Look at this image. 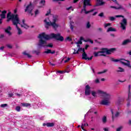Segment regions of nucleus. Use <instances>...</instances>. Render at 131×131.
I'll return each mask as SVG.
<instances>
[{
  "label": "nucleus",
  "mask_w": 131,
  "mask_h": 131,
  "mask_svg": "<svg viewBox=\"0 0 131 131\" xmlns=\"http://www.w3.org/2000/svg\"><path fill=\"white\" fill-rule=\"evenodd\" d=\"M51 14V9H49V11H47V13L46 14V16H49Z\"/></svg>",
  "instance_id": "nucleus-37"
},
{
  "label": "nucleus",
  "mask_w": 131,
  "mask_h": 131,
  "mask_svg": "<svg viewBox=\"0 0 131 131\" xmlns=\"http://www.w3.org/2000/svg\"><path fill=\"white\" fill-rule=\"evenodd\" d=\"M15 110L16 111H17V112H20V110H21V107H20L19 106H17L15 107Z\"/></svg>",
  "instance_id": "nucleus-27"
},
{
  "label": "nucleus",
  "mask_w": 131,
  "mask_h": 131,
  "mask_svg": "<svg viewBox=\"0 0 131 131\" xmlns=\"http://www.w3.org/2000/svg\"><path fill=\"white\" fill-rule=\"evenodd\" d=\"M97 94L99 95V93H98V91L95 92V91H92V95L94 98H97Z\"/></svg>",
  "instance_id": "nucleus-21"
},
{
  "label": "nucleus",
  "mask_w": 131,
  "mask_h": 131,
  "mask_svg": "<svg viewBox=\"0 0 131 131\" xmlns=\"http://www.w3.org/2000/svg\"><path fill=\"white\" fill-rule=\"evenodd\" d=\"M54 125H55V123H47L43 124V126H47L48 127H52V126H54Z\"/></svg>",
  "instance_id": "nucleus-14"
},
{
  "label": "nucleus",
  "mask_w": 131,
  "mask_h": 131,
  "mask_svg": "<svg viewBox=\"0 0 131 131\" xmlns=\"http://www.w3.org/2000/svg\"><path fill=\"white\" fill-rule=\"evenodd\" d=\"M34 53H35V54H36V55H39V53L40 52H39V51L35 50L34 51Z\"/></svg>",
  "instance_id": "nucleus-38"
},
{
  "label": "nucleus",
  "mask_w": 131,
  "mask_h": 131,
  "mask_svg": "<svg viewBox=\"0 0 131 131\" xmlns=\"http://www.w3.org/2000/svg\"><path fill=\"white\" fill-rule=\"evenodd\" d=\"M111 60L113 62H115L116 63L117 62H120L121 63V60H124V59H115L114 58H112L111 59Z\"/></svg>",
  "instance_id": "nucleus-20"
},
{
  "label": "nucleus",
  "mask_w": 131,
  "mask_h": 131,
  "mask_svg": "<svg viewBox=\"0 0 131 131\" xmlns=\"http://www.w3.org/2000/svg\"><path fill=\"white\" fill-rule=\"evenodd\" d=\"M57 21H58L57 15L53 16L52 23L50 20V18H47L44 20L45 26L47 29L49 28L50 26H52L56 30L59 27V24L56 23Z\"/></svg>",
  "instance_id": "nucleus-4"
},
{
  "label": "nucleus",
  "mask_w": 131,
  "mask_h": 131,
  "mask_svg": "<svg viewBox=\"0 0 131 131\" xmlns=\"http://www.w3.org/2000/svg\"><path fill=\"white\" fill-rule=\"evenodd\" d=\"M71 8H72V7H70L69 8H67V10L68 11V10H70V9H71Z\"/></svg>",
  "instance_id": "nucleus-63"
},
{
  "label": "nucleus",
  "mask_w": 131,
  "mask_h": 131,
  "mask_svg": "<svg viewBox=\"0 0 131 131\" xmlns=\"http://www.w3.org/2000/svg\"><path fill=\"white\" fill-rule=\"evenodd\" d=\"M98 16H99V17H103L104 16V13H103V12L100 13L98 15Z\"/></svg>",
  "instance_id": "nucleus-42"
},
{
  "label": "nucleus",
  "mask_w": 131,
  "mask_h": 131,
  "mask_svg": "<svg viewBox=\"0 0 131 131\" xmlns=\"http://www.w3.org/2000/svg\"><path fill=\"white\" fill-rule=\"evenodd\" d=\"M124 18V16H122V15H116V18Z\"/></svg>",
  "instance_id": "nucleus-43"
},
{
  "label": "nucleus",
  "mask_w": 131,
  "mask_h": 131,
  "mask_svg": "<svg viewBox=\"0 0 131 131\" xmlns=\"http://www.w3.org/2000/svg\"><path fill=\"white\" fill-rule=\"evenodd\" d=\"M87 28H90L91 27V24H90V22H88L86 25Z\"/></svg>",
  "instance_id": "nucleus-44"
},
{
  "label": "nucleus",
  "mask_w": 131,
  "mask_h": 131,
  "mask_svg": "<svg viewBox=\"0 0 131 131\" xmlns=\"http://www.w3.org/2000/svg\"><path fill=\"white\" fill-rule=\"evenodd\" d=\"M7 22H9L10 20H12V23L13 25L16 26V28L18 31V34L20 35V34H22L23 32L21 30V29L18 27V24L21 26V27H24L26 29L28 28V26L25 24V20L23 19L22 23H20V20H19V17H18V15H11V13L9 12L7 14Z\"/></svg>",
  "instance_id": "nucleus-2"
},
{
  "label": "nucleus",
  "mask_w": 131,
  "mask_h": 131,
  "mask_svg": "<svg viewBox=\"0 0 131 131\" xmlns=\"http://www.w3.org/2000/svg\"><path fill=\"white\" fill-rule=\"evenodd\" d=\"M24 55H25V56H27V57L28 58H31V55H30L29 54L27 53V52H24L23 53Z\"/></svg>",
  "instance_id": "nucleus-26"
},
{
  "label": "nucleus",
  "mask_w": 131,
  "mask_h": 131,
  "mask_svg": "<svg viewBox=\"0 0 131 131\" xmlns=\"http://www.w3.org/2000/svg\"><path fill=\"white\" fill-rule=\"evenodd\" d=\"M69 61H70V58H68L67 60L64 61V63H67V62H69Z\"/></svg>",
  "instance_id": "nucleus-47"
},
{
  "label": "nucleus",
  "mask_w": 131,
  "mask_h": 131,
  "mask_svg": "<svg viewBox=\"0 0 131 131\" xmlns=\"http://www.w3.org/2000/svg\"><path fill=\"white\" fill-rule=\"evenodd\" d=\"M90 2H91V0H82V3H83V9H82L81 13H84L85 14H87L89 13H91V12H94L95 11V9H92L90 11H86V9H85V8L86 6H91V4H90Z\"/></svg>",
  "instance_id": "nucleus-6"
},
{
  "label": "nucleus",
  "mask_w": 131,
  "mask_h": 131,
  "mask_svg": "<svg viewBox=\"0 0 131 131\" xmlns=\"http://www.w3.org/2000/svg\"><path fill=\"white\" fill-rule=\"evenodd\" d=\"M74 55H75L76 54H78V51H77V52H75V50L74 51V52H73V53Z\"/></svg>",
  "instance_id": "nucleus-57"
},
{
  "label": "nucleus",
  "mask_w": 131,
  "mask_h": 131,
  "mask_svg": "<svg viewBox=\"0 0 131 131\" xmlns=\"http://www.w3.org/2000/svg\"><path fill=\"white\" fill-rule=\"evenodd\" d=\"M121 61L123 65H125L126 66H127V67H128L129 68H131L130 63H129V61H128V60L125 59H121Z\"/></svg>",
  "instance_id": "nucleus-10"
},
{
  "label": "nucleus",
  "mask_w": 131,
  "mask_h": 131,
  "mask_svg": "<svg viewBox=\"0 0 131 131\" xmlns=\"http://www.w3.org/2000/svg\"><path fill=\"white\" fill-rule=\"evenodd\" d=\"M115 48H112L109 50L107 49H103L101 51L99 52H94V57H98V56H106V55H110L111 53H113L115 51Z\"/></svg>",
  "instance_id": "nucleus-5"
},
{
  "label": "nucleus",
  "mask_w": 131,
  "mask_h": 131,
  "mask_svg": "<svg viewBox=\"0 0 131 131\" xmlns=\"http://www.w3.org/2000/svg\"><path fill=\"white\" fill-rule=\"evenodd\" d=\"M121 27L123 30L126 29V25H127V20L126 18H123L120 23Z\"/></svg>",
  "instance_id": "nucleus-7"
},
{
  "label": "nucleus",
  "mask_w": 131,
  "mask_h": 131,
  "mask_svg": "<svg viewBox=\"0 0 131 131\" xmlns=\"http://www.w3.org/2000/svg\"><path fill=\"white\" fill-rule=\"evenodd\" d=\"M32 10H33V6L32 4L30 3L26 7L25 12H28V13H29V14H31V16H32V15H33V14L32 13Z\"/></svg>",
  "instance_id": "nucleus-8"
},
{
  "label": "nucleus",
  "mask_w": 131,
  "mask_h": 131,
  "mask_svg": "<svg viewBox=\"0 0 131 131\" xmlns=\"http://www.w3.org/2000/svg\"><path fill=\"white\" fill-rule=\"evenodd\" d=\"M128 42H130V41L129 39H127V40H124V41L122 43V45L123 46L127 45V43H128Z\"/></svg>",
  "instance_id": "nucleus-23"
},
{
  "label": "nucleus",
  "mask_w": 131,
  "mask_h": 131,
  "mask_svg": "<svg viewBox=\"0 0 131 131\" xmlns=\"http://www.w3.org/2000/svg\"><path fill=\"white\" fill-rule=\"evenodd\" d=\"M97 14H98L97 12H95L93 14V16H96V15H97Z\"/></svg>",
  "instance_id": "nucleus-55"
},
{
  "label": "nucleus",
  "mask_w": 131,
  "mask_h": 131,
  "mask_svg": "<svg viewBox=\"0 0 131 131\" xmlns=\"http://www.w3.org/2000/svg\"><path fill=\"white\" fill-rule=\"evenodd\" d=\"M22 106H23V107H29V106H30V103H21Z\"/></svg>",
  "instance_id": "nucleus-24"
},
{
  "label": "nucleus",
  "mask_w": 131,
  "mask_h": 131,
  "mask_svg": "<svg viewBox=\"0 0 131 131\" xmlns=\"http://www.w3.org/2000/svg\"><path fill=\"white\" fill-rule=\"evenodd\" d=\"M107 70H104V71L100 72H98V74H102L103 73H105V72H107Z\"/></svg>",
  "instance_id": "nucleus-33"
},
{
  "label": "nucleus",
  "mask_w": 131,
  "mask_h": 131,
  "mask_svg": "<svg viewBox=\"0 0 131 131\" xmlns=\"http://www.w3.org/2000/svg\"><path fill=\"white\" fill-rule=\"evenodd\" d=\"M97 2V6H103L105 4L102 0H96Z\"/></svg>",
  "instance_id": "nucleus-18"
},
{
  "label": "nucleus",
  "mask_w": 131,
  "mask_h": 131,
  "mask_svg": "<svg viewBox=\"0 0 131 131\" xmlns=\"http://www.w3.org/2000/svg\"><path fill=\"white\" fill-rule=\"evenodd\" d=\"M78 1V0H74L73 3L75 4V3H77Z\"/></svg>",
  "instance_id": "nucleus-64"
},
{
  "label": "nucleus",
  "mask_w": 131,
  "mask_h": 131,
  "mask_svg": "<svg viewBox=\"0 0 131 131\" xmlns=\"http://www.w3.org/2000/svg\"><path fill=\"white\" fill-rule=\"evenodd\" d=\"M117 71V72H123V71H124V70L121 67H119L118 70Z\"/></svg>",
  "instance_id": "nucleus-25"
},
{
  "label": "nucleus",
  "mask_w": 131,
  "mask_h": 131,
  "mask_svg": "<svg viewBox=\"0 0 131 131\" xmlns=\"http://www.w3.org/2000/svg\"><path fill=\"white\" fill-rule=\"evenodd\" d=\"M39 13V11H38V10H36L35 11V15L36 16V15H38V14Z\"/></svg>",
  "instance_id": "nucleus-40"
},
{
  "label": "nucleus",
  "mask_w": 131,
  "mask_h": 131,
  "mask_svg": "<svg viewBox=\"0 0 131 131\" xmlns=\"http://www.w3.org/2000/svg\"><path fill=\"white\" fill-rule=\"evenodd\" d=\"M4 49H5V47H2L0 48V50H1V51H3L4 50Z\"/></svg>",
  "instance_id": "nucleus-60"
},
{
  "label": "nucleus",
  "mask_w": 131,
  "mask_h": 131,
  "mask_svg": "<svg viewBox=\"0 0 131 131\" xmlns=\"http://www.w3.org/2000/svg\"><path fill=\"white\" fill-rule=\"evenodd\" d=\"M70 28H71L72 31H73V26H72V24H71V23L70 24Z\"/></svg>",
  "instance_id": "nucleus-46"
},
{
  "label": "nucleus",
  "mask_w": 131,
  "mask_h": 131,
  "mask_svg": "<svg viewBox=\"0 0 131 131\" xmlns=\"http://www.w3.org/2000/svg\"><path fill=\"white\" fill-rule=\"evenodd\" d=\"M81 40H83L85 42H88V41H89V40H85L83 37H80V40L76 42V45H81L82 43V41H81Z\"/></svg>",
  "instance_id": "nucleus-11"
},
{
  "label": "nucleus",
  "mask_w": 131,
  "mask_h": 131,
  "mask_svg": "<svg viewBox=\"0 0 131 131\" xmlns=\"http://www.w3.org/2000/svg\"><path fill=\"white\" fill-rule=\"evenodd\" d=\"M85 40H89L88 41H90L91 43H94V42L93 40H90V39H85Z\"/></svg>",
  "instance_id": "nucleus-53"
},
{
  "label": "nucleus",
  "mask_w": 131,
  "mask_h": 131,
  "mask_svg": "<svg viewBox=\"0 0 131 131\" xmlns=\"http://www.w3.org/2000/svg\"><path fill=\"white\" fill-rule=\"evenodd\" d=\"M9 97H10V98L13 97V96H14V94H13V93H10L8 94Z\"/></svg>",
  "instance_id": "nucleus-50"
},
{
  "label": "nucleus",
  "mask_w": 131,
  "mask_h": 131,
  "mask_svg": "<svg viewBox=\"0 0 131 131\" xmlns=\"http://www.w3.org/2000/svg\"><path fill=\"white\" fill-rule=\"evenodd\" d=\"M97 93L99 95L103 97V99L100 102V105H105L106 106L110 105V100L111 99L110 94L102 90H98Z\"/></svg>",
  "instance_id": "nucleus-3"
},
{
  "label": "nucleus",
  "mask_w": 131,
  "mask_h": 131,
  "mask_svg": "<svg viewBox=\"0 0 131 131\" xmlns=\"http://www.w3.org/2000/svg\"><path fill=\"white\" fill-rule=\"evenodd\" d=\"M102 121L104 123H106L107 121V118L106 117V116H104L102 118Z\"/></svg>",
  "instance_id": "nucleus-28"
},
{
  "label": "nucleus",
  "mask_w": 131,
  "mask_h": 131,
  "mask_svg": "<svg viewBox=\"0 0 131 131\" xmlns=\"http://www.w3.org/2000/svg\"><path fill=\"white\" fill-rule=\"evenodd\" d=\"M114 3H115L119 7H115V6H111V8L112 9H116L117 10H118L119 9L121 8V6L120 5H118V3H117V1L116 0H112Z\"/></svg>",
  "instance_id": "nucleus-13"
},
{
  "label": "nucleus",
  "mask_w": 131,
  "mask_h": 131,
  "mask_svg": "<svg viewBox=\"0 0 131 131\" xmlns=\"http://www.w3.org/2000/svg\"><path fill=\"white\" fill-rule=\"evenodd\" d=\"M109 20H110V21H114V20H115V17H113V16H110L108 17Z\"/></svg>",
  "instance_id": "nucleus-29"
},
{
  "label": "nucleus",
  "mask_w": 131,
  "mask_h": 131,
  "mask_svg": "<svg viewBox=\"0 0 131 131\" xmlns=\"http://www.w3.org/2000/svg\"><path fill=\"white\" fill-rule=\"evenodd\" d=\"M111 112H112V118H114V117H118V116H119V113L118 112H116V114H115L114 116V113H115V110H111Z\"/></svg>",
  "instance_id": "nucleus-12"
},
{
  "label": "nucleus",
  "mask_w": 131,
  "mask_h": 131,
  "mask_svg": "<svg viewBox=\"0 0 131 131\" xmlns=\"http://www.w3.org/2000/svg\"><path fill=\"white\" fill-rule=\"evenodd\" d=\"M93 59V56H92L90 58L88 57L87 60H92Z\"/></svg>",
  "instance_id": "nucleus-58"
},
{
  "label": "nucleus",
  "mask_w": 131,
  "mask_h": 131,
  "mask_svg": "<svg viewBox=\"0 0 131 131\" xmlns=\"http://www.w3.org/2000/svg\"><path fill=\"white\" fill-rule=\"evenodd\" d=\"M11 29H12L11 27H8L6 29H5V32H6V33H8V34H9V35H11V34H12V33L10 31L11 30Z\"/></svg>",
  "instance_id": "nucleus-16"
},
{
  "label": "nucleus",
  "mask_w": 131,
  "mask_h": 131,
  "mask_svg": "<svg viewBox=\"0 0 131 131\" xmlns=\"http://www.w3.org/2000/svg\"><path fill=\"white\" fill-rule=\"evenodd\" d=\"M96 83H99L100 82V80L98 79L95 80Z\"/></svg>",
  "instance_id": "nucleus-51"
},
{
  "label": "nucleus",
  "mask_w": 131,
  "mask_h": 131,
  "mask_svg": "<svg viewBox=\"0 0 131 131\" xmlns=\"http://www.w3.org/2000/svg\"><path fill=\"white\" fill-rule=\"evenodd\" d=\"M129 92L128 94V101H130L131 93H130V85H128Z\"/></svg>",
  "instance_id": "nucleus-19"
},
{
  "label": "nucleus",
  "mask_w": 131,
  "mask_h": 131,
  "mask_svg": "<svg viewBox=\"0 0 131 131\" xmlns=\"http://www.w3.org/2000/svg\"><path fill=\"white\" fill-rule=\"evenodd\" d=\"M70 71H71V70H70V67H68L65 72H67V73H69Z\"/></svg>",
  "instance_id": "nucleus-30"
},
{
  "label": "nucleus",
  "mask_w": 131,
  "mask_h": 131,
  "mask_svg": "<svg viewBox=\"0 0 131 131\" xmlns=\"http://www.w3.org/2000/svg\"><path fill=\"white\" fill-rule=\"evenodd\" d=\"M81 51H82V48H78V52H81Z\"/></svg>",
  "instance_id": "nucleus-54"
},
{
  "label": "nucleus",
  "mask_w": 131,
  "mask_h": 131,
  "mask_svg": "<svg viewBox=\"0 0 131 131\" xmlns=\"http://www.w3.org/2000/svg\"><path fill=\"white\" fill-rule=\"evenodd\" d=\"M38 37L39 38L38 46L43 48H53V44L52 43L47 45V41H46L49 40V39H51V38H55L56 40H60V41H63V40H64V38L63 36H61L59 33H52L50 35H47L45 33H42L39 34ZM42 38H44L46 40H42Z\"/></svg>",
  "instance_id": "nucleus-1"
},
{
  "label": "nucleus",
  "mask_w": 131,
  "mask_h": 131,
  "mask_svg": "<svg viewBox=\"0 0 131 131\" xmlns=\"http://www.w3.org/2000/svg\"><path fill=\"white\" fill-rule=\"evenodd\" d=\"M103 130H104V131H109V130L108 129V128H103Z\"/></svg>",
  "instance_id": "nucleus-56"
},
{
  "label": "nucleus",
  "mask_w": 131,
  "mask_h": 131,
  "mask_svg": "<svg viewBox=\"0 0 131 131\" xmlns=\"http://www.w3.org/2000/svg\"><path fill=\"white\" fill-rule=\"evenodd\" d=\"M83 123V126L84 127H85L86 126H88L89 124H88V123Z\"/></svg>",
  "instance_id": "nucleus-41"
},
{
  "label": "nucleus",
  "mask_w": 131,
  "mask_h": 131,
  "mask_svg": "<svg viewBox=\"0 0 131 131\" xmlns=\"http://www.w3.org/2000/svg\"><path fill=\"white\" fill-rule=\"evenodd\" d=\"M6 14H7V11L6 10L2 11V14L0 15L1 19H5L6 18Z\"/></svg>",
  "instance_id": "nucleus-15"
},
{
  "label": "nucleus",
  "mask_w": 131,
  "mask_h": 131,
  "mask_svg": "<svg viewBox=\"0 0 131 131\" xmlns=\"http://www.w3.org/2000/svg\"><path fill=\"white\" fill-rule=\"evenodd\" d=\"M85 96H90L91 95V87L87 85L85 87Z\"/></svg>",
  "instance_id": "nucleus-9"
},
{
  "label": "nucleus",
  "mask_w": 131,
  "mask_h": 131,
  "mask_svg": "<svg viewBox=\"0 0 131 131\" xmlns=\"http://www.w3.org/2000/svg\"><path fill=\"white\" fill-rule=\"evenodd\" d=\"M46 3V1L45 0H41L40 2V4L41 5H42V6H45V3Z\"/></svg>",
  "instance_id": "nucleus-34"
},
{
  "label": "nucleus",
  "mask_w": 131,
  "mask_h": 131,
  "mask_svg": "<svg viewBox=\"0 0 131 131\" xmlns=\"http://www.w3.org/2000/svg\"><path fill=\"white\" fill-rule=\"evenodd\" d=\"M81 128H82V129H83V130L86 131V130H85V129H84V127L83 126V123H82V125H81Z\"/></svg>",
  "instance_id": "nucleus-48"
},
{
  "label": "nucleus",
  "mask_w": 131,
  "mask_h": 131,
  "mask_svg": "<svg viewBox=\"0 0 131 131\" xmlns=\"http://www.w3.org/2000/svg\"><path fill=\"white\" fill-rule=\"evenodd\" d=\"M88 58H89L88 57V54L85 53H83L82 54V59L83 60H88Z\"/></svg>",
  "instance_id": "nucleus-17"
},
{
  "label": "nucleus",
  "mask_w": 131,
  "mask_h": 131,
  "mask_svg": "<svg viewBox=\"0 0 131 131\" xmlns=\"http://www.w3.org/2000/svg\"><path fill=\"white\" fill-rule=\"evenodd\" d=\"M58 73H60V74H63V73H65V72L63 71H58L57 72V74H58Z\"/></svg>",
  "instance_id": "nucleus-35"
},
{
  "label": "nucleus",
  "mask_w": 131,
  "mask_h": 131,
  "mask_svg": "<svg viewBox=\"0 0 131 131\" xmlns=\"http://www.w3.org/2000/svg\"><path fill=\"white\" fill-rule=\"evenodd\" d=\"M7 47L9 48V49H12V45L10 44H7Z\"/></svg>",
  "instance_id": "nucleus-45"
},
{
  "label": "nucleus",
  "mask_w": 131,
  "mask_h": 131,
  "mask_svg": "<svg viewBox=\"0 0 131 131\" xmlns=\"http://www.w3.org/2000/svg\"><path fill=\"white\" fill-rule=\"evenodd\" d=\"M66 40H69V41H71L72 39H71V38H70V37H67L66 38Z\"/></svg>",
  "instance_id": "nucleus-39"
},
{
  "label": "nucleus",
  "mask_w": 131,
  "mask_h": 131,
  "mask_svg": "<svg viewBox=\"0 0 131 131\" xmlns=\"http://www.w3.org/2000/svg\"><path fill=\"white\" fill-rule=\"evenodd\" d=\"M89 46L88 45H86L85 47V50H87L88 49V48H89Z\"/></svg>",
  "instance_id": "nucleus-59"
},
{
  "label": "nucleus",
  "mask_w": 131,
  "mask_h": 131,
  "mask_svg": "<svg viewBox=\"0 0 131 131\" xmlns=\"http://www.w3.org/2000/svg\"><path fill=\"white\" fill-rule=\"evenodd\" d=\"M44 53L45 54H50L51 53V50L50 49H47V51H45Z\"/></svg>",
  "instance_id": "nucleus-31"
},
{
  "label": "nucleus",
  "mask_w": 131,
  "mask_h": 131,
  "mask_svg": "<svg viewBox=\"0 0 131 131\" xmlns=\"http://www.w3.org/2000/svg\"><path fill=\"white\" fill-rule=\"evenodd\" d=\"M127 106L128 107H129V106H130V103H129V102L127 103Z\"/></svg>",
  "instance_id": "nucleus-61"
},
{
  "label": "nucleus",
  "mask_w": 131,
  "mask_h": 131,
  "mask_svg": "<svg viewBox=\"0 0 131 131\" xmlns=\"http://www.w3.org/2000/svg\"><path fill=\"white\" fill-rule=\"evenodd\" d=\"M55 53H56V51H52L51 50L50 54H52L53 55V54H55Z\"/></svg>",
  "instance_id": "nucleus-52"
},
{
  "label": "nucleus",
  "mask_w": 131,
  "mask_h": 131,
  "mask_svg": "<svg viewBox=\"0 0 131 131\" xmlns=\"http://www.w3.org/2000/svg\"><path fill=\"white\" fill-rule=\"evenodd\" d=\"M122 128V126H120V127H119V128H118L117 129V131H120V130H121V129Z\"/></svg>",
  "instance_id": "nucleus-49"
},
{
  "label": "nucleus",
  "mask_w": 131,
  "mask_h": 131,
  "mask_svg": "<svg viewBox=\"0 0 131 131\" xmlns=\"http://www.w3.org/2000/svg\"><path fill=\"white\" fill-rule=\"evenodd\" d=\"M110 31H116V29H115V28H113L112 27H110L107 30V32H109Z\"/></svg>",
  "instance_id": "nucleus-22"
},
{
  "label": "nucleus",
  "mask_w": 131,
  "mask_h": 131,
  "mask_svg": "<svg viewBox=\"0 0 131 131\" xmlns=\"http://www.w3.org/2000/svg\"><path fill=\"white\" fill-rule=\"evenodd\" d=\"M37 2H38V0H35L34 4H37Z\"/></svg>",
  "instance_id": "nucleus-62"
},
{
  "label": "nucleus",
  "mask_w": 131,
  "mask_h": 131,
  "mask_svg": "<svg viewBox=\"0 0 131 131\" xmlns=\"http://www.w3.org/2000/svg\"><path fill=\"white\" fill-rule=\"evenodd\" d=\"M8 106L7 104H2L1 105V107H2V108H5L6 107H7Z\"/></svg>",
  "instance_id": "nucleus-32"
},
{
  "label": "nucleus",
  "mask_w": 131,
  "mask_h": 131,
  "mask_svg": "<svg viewBox=\"0 0 131 131\" xmlns=\"http://www.w3.org/2000/svg\"><path fill=\"white\" fill-rule=\"evenodd\" d=\"M111 25V24L108 23V24H104V27L106 28V27H108V26H110Z\"/></svg>",
  "instance_id": "nucleus-36"
}]
</instances>
